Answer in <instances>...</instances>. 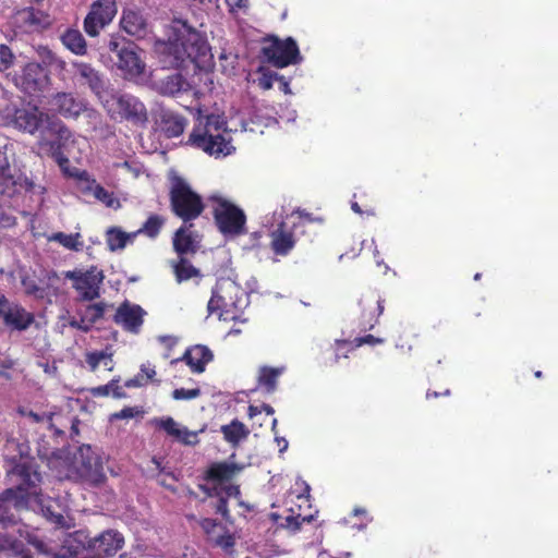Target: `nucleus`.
<instances>
[{"label": "nucleus", "instance_id": "nucleus-1", "mask_svg": "<svg viewBox=\"0 0 558 558\" xmlns=\"http://www.w3.org/2000/svg\"><path fill=\"white\" fill-rule=\"evenodd\" d=\"M154 49L163 68H185L189 63L201 68L211 59L206 37L182 19L172 21L168 39L156 40Z\"/></svg>", "mask_w": 558, "mask_h": 558}, {"label": "nucleus", "instance_id": "nucleus-2", "mask_svg": "<svg viewBox=\"0 0 558 558\" xmlns=\"http://www.w3.org/2000/svg\"><path fill=\"white\" fill-rule=\"evenodd\" d=\"M12 487L5 489L2 494V504L0 506V523L3 526L15 524L17 522L13 513H8L7 507L13 506L15 509L32 507L38 505L46 518L57 524H61L64 517L51 511V506L46 505L40 495L39 483L41 476L34 462L25 461L15 464L8 473Z\"/></svg>", "mask_w": 558, "mask_h": 558}, {"label": "nucleus", "instance_id": "nucleus-3", "mask_svg": "<svg viewBox=\"0 0 558 558\" xmlns=\"http://www.w3.org/2000/svg\"><path fill=\"white\" fill-rule=\"evenodd\" d=\"M197 124L189 136L187 144L203 150L215 158H223L234 151L229 138L226 137L227 121L222 114L202 116L197 109Z\"/></svg>", "mask_w": 558, "mask_h": 558}, {"label": "nucleus", "instance_id": "nucleus-4", "mask_svg": "<svg viewBox=\"0 0 558 558\" xmlns=\"http://www.w3.org/2000/svg\"><path fill=\"white\" fill-rule=\"evenodd\" d=\"M248 304V295L234 280L221 278L211 291L207 311L218 314L220 320L245 324L247 318L243 314Z\"/></svg>", "mask_w": 558, "mask_h": 558}, {"label": "nucleus", "instance_id": "nucleus-5", "mask_svg": "<svg viewBox=\"0 0 558 558\" xmlns=\"http://www.w3.org/2000/svg\"><path fill=\"white\" fill-rule=\"evenodd\" d=\"M60 545L46 544L36 537L29 538V543L34 545L39 558H86L85 553L89 555L88 534L84 530L65 534L60 531Z\"/></svg>", "mask_w": 558, "mask_h": 558}, {"label": "nucleus", "instance_id": "nucleus-6", "mask_svg": "<svg viewBox=\"0 0 558 558\" xmlns=\"http://www.w3.org/2000/svg\"><path fill=\"white\" fill-rule=\"evenodd\" d=\"M112 119L144 124L148 120L145 105L131 94L114 92L112 88L100 102Z\"/></svg>", "mask_w": 558, "mask_h": 558}, {"label": "nucleus", "instance_id": "nucleus-7", "mask_svg": "<svg viewBox=\"0 0 558 558\" xmlns=\"http://www.w3.org/2000/svg\"><path fill=\"white\" fill-rule=\"evenodd\" d=\"M170 203L172 211L184 223L196 219L204 209L201 196L191 189L184 179L178 175L171 179Z\"/></svg>", "mask_w": 558, "mask_h": 558}, {"label": "nucleus", "instance_id": "nucleus-8", "mask_svg": "<svg viewBox=\"0 0 558 558\" xmlns=\"http://www.w3.org/2000/svg\"><path fill=\"white\" fill-rule=\"evenodd\" d=\"M64 277L73 282L72 287L77 292L80 300L90 302L100 296L105 275L96 266L86 270H69Z\"/></svg>", "mask_w": 558, "mask_h": 558}, {"label": "nucleus", "instance_id": "nucleus-9", "mask_svg": "<svg viewBox=\"0 0 558 558\" xmlns=\"http://www.w3.org/2000/svg\"><path fill=\"white\" fill-rule=\"evenodd\" d=\"M214 217L219 231L226 236L245 232L246 217L242 209L222 198H214Z\"/></svg>", "mask_w": 558, "mask_h": 558}, {"label": "nucleus", "instance_id": "nucleus-10", "mask_svg": "<svg viewBox=\"0 0 558 558\" xmlns=\"http://www.w3.org/2000/svg\"><path fill=\"white\" fill-rule=\"evenodd\" d=\"M118 13L117 0H95L83 21L84 32L89 37H97L112 23Z\"/></svg>", "mask_w": 558, "mask_h": 558}, {"label": "nucleus", "instance_id": "nucleus-11", "mask_svg": "<svg viewBox=\"0 0 558 558\" xmlns=\"http://www.w3.org/2000/svg\"><path fill=\"white\" fill-rule=\"evenodd\" d=\"M74 468L80 480L92 486L100 485L106 478L101 458L90 446L78 449Z\"/></svg>", "mask_w": 558, "mask_h": 558}, {"label": "nucleus", "instance_id": "nucleus-12", "mask_svg": "<svg viewBox=\"0 0 558 558\" xmlns=\"http://www.w3.org/2000/svg\"><path fill=\"white\" fill-rule=\"evenodd\" d=\"M264 58L274 66L282 69L290 64H298L302 61L296 41L288 37L284 40L278 38L263 47Z\"/></svg>", "mask_w": 558, "mask_h": 558}, {"label": "nucleus", "instance_id": "nucleus-13", "mask_svg": "<svg viewBox=\"0 0 558 558\" xmlns=\"http://www.w3.org/2000/svg\"><path fill=\"white\" fill-rule=\"evenodd\" d=\"M15 86L23 93L35 96L44 92L50 83L47 70L37 62H28L13 77Z\"/></svg>", "mask_w": 558, "mask_h": 558}, {"label": "nucleus", "instance_id": "nucleus-14", "mask_svg": "<svg viewBox=\"0 0 558 558\" xmlns=\"http://www.w3.org/2000/svg\"><path fill=\"white\" fill-rule=\"evenodd\" d=\"M45 114L37 107L16 108L7 106L3 110V123L12 124L19 130L34 134L44 121Z\"/></svg>", "mask_w": 558, "mask_h": 558}, {"label": "nucleus", "instance_id": "nucleus-15", "mask_svg": "<svg viewBox=\"0 0 558 558\" xmlns=\"http://www.w3.org/2000/svg\"><path fill=\"white\" fill-rule=\"evenodd\" d=\"M72 68L74 81L80 85L87 86L101 102L111 89L107 86L102 75L92 64L86 62L73 61Z\"/></svg>", "mask_w": 558, "mask_h": 558}, {"label": "nucleus", "instance_id": "nucleus-16", "mask_svg": "<svg viewBox=\"0 0 558 558\" xmlns=\"http://www.w3.org/2000/svg\"><path fill=\"white\" fill-rule=\"evenodd\" d=\"M279 217L281 220L269 231V236L271 238L270 246L275 254L286 256L296 244L294 229L298 227V223L294 221L290 222L287 219L283 220L281 214Z\"/></svg>", "mask_w": 558, "mask_h": 558}, {"label": "nucleus", "instance_id": "nucleus-17", "mask_svg": "<svg viewBox=\"0 0 558 558\" xmlns=\"http://www.w3.org/2000/svg\"><path fill=\"white\" fill-rule=\"evenodd\" d=\"M0 319L11 329L25 330L33 324L34 316L19 304L10 303L3 294H0Z\"/></svg>", "mask_w": 558, "mask_h": 558}, {"label": "nucleus", "instance_id": "nucleus-18", "mask_svg": "<svg viewBox=\"0 0 558 558\" xmlns=\"http://www.w3.org/2000/svg\"><path fill=\"white\" fill-rule=\"evenodd\" d=\"M124 538L121 533L114 530H107L90 538L88 536L89 555L96 557L113 556L123 546Z\"/></svg>", "mask_w": 558, "mask_h": 558}, {"label": "nucleus", "instance_id": "nucleus-19", "mask_svg": "<svg viewBox=\"0 0 558 558\" xmlns=\"http://www.w3.org/2000/svg\"><path fill=\"white\" fill-rule=\"evenodd\" d=\"M118 68L125 78L134 80L144 74L146 64L136 51V47L128 44L119 50Z\"/></svg>", "mask_w": 558, "mask_h": 558}, {"label": "nucleus", "instance_id": "nucleus-20", "mask_svg": "<svg viewBox=\"0 0 558 558\" xmlns=\"http://www.w3.org/2000/svg\"><path fill=\"white\" fill-rule=\"evenodd\" d=\"M145 315L146 312L140 305L126 301L118 307L113 319L124 330L138 333Z\"/></svg>", "mask_w": 558, "mask_h": 558}, {"label": "nucleus", "instance_id": "nucleus-21", "mask_svg": "<svg viewBox=\"0 0 558 558\" xmlns=\"http://www.w3.org/2000/svg\"><path fill=\"white\" fill-rule=\"evenodd\" d=\"M106 308L107 304L104 302L80 307L76 311L78 318H71L69 325L70 327L78 329L83 332H88L93 326L104 317Z\"/></svg>", "mask_w": 558, "mask_h": 558}, {"label": "nucleus", "instance_id": "nucleus-22", "mask_svg": "<svg viewBox=\"0 0 558 558\" xmlns=\"http://www.w3.org/2000/svg\"><path fill=\"white\" fill-rule=\"evenodd\" d=\"M19 186H22V174L11 168L5 153L0 150V196H14Z\"/></svg>", "mask_w": 558, "mask_h": 558}, {"label": "nucleus", "instance_id": "nucleus-23", "mask_svg": "<svg viewBox=\"0 0 558 558\" xmlns=\"http://www.w3.org/2000/svg\"><path fill=\"white\" fill-rule=\"evenodd\" d=\"M120 26L128 35L138 39L144 38L149 33V25L144 15L133 9L123 10Z\"/></svg>", "mask_w": 558, "mask_h": 558}, {"label": "nucleus", "instance_id": "nucleus-24", "mask_svg": "<svg viewBox=\"0 0 558 558\" xmlns=\"http://www.w3.org/2000/svg\"><path fill=\"white\" fill-rule=\"evenodd\" d=\"M56 278L57 275L54 272L43 279H38L32 276H23L21 282L24 292L27 295L37 300H45L56 295V289H52L50 284V280Z\"/></svg>", "mask_w": 558, "mask_h": 558}, {"label": "nucleus", "instance_id": "nucleus-25", "mask_svg": "<svg viewBox=\"0 0 558 558\" xmlns=\"http://www.w3.org/2000/svg\"><path fill=\"white\" fill-rule=\"evenodd\" d=\"M53 105L58 112L68 119H76L82 112L87 111L86 101L71 93H58L53 98Z\"/></svg>", "mask_w": 558, "mask_h": 558}, {"label": "nucleus", "instance_id": "nucleus-26", "mask_svg": "<svg viewBox=\"0 0 558 558\" xmlns=\"http://www.w3.org/2000/svg\"><path fill=\"white\" fill-rule=\"evenodd\" d=\"M213 357V352L206 345L196 344L189 348L181 359L173 360L171 363L184 361L193 373L201 374Z\"/></svg>", "mask_w": 558, "mask_h": 558}, {"label": "nucleus", "instance_id": "nucleus-27", "mask_svg": "<svg viewBox=\"0 0 558 558\" xmlns=\"http://www.w3.org/2000/svg\"><path fill=\"white\" fill-rule=\"evenodd\" d=\"M192 225L183 223L173 236V248L179 256L194 254L199 247V236L190 230Z\"/></svg>", "mask_w": 558, "mask_h": 558}, {"label": "nucleus", "instance_id": "nucleus-28", "mask_svg": "<svg viewBox=\"0 0 558 558\" xmlns=\"http://www.w3.org/2000/svg\"><path fill=\"white\" fill-rule=\"evenodd\" d=\"M186 124V119L181 114L169 109L160 110L159 125L167 137L171 138L180 136L184 132Z\"/></svg>", "mask_w": 558, "mask_h": 558}, {"label": "nucleus", "instance_id": "nucleus-29", "mask_svg": "<svg viewBox=\"0 0 558 558\" xmlns=\"http://www.w3.org/2000/svg\"><path fill=\"white\" fill-rule=\"evenodd\" d=\"M159 94L165 96H177L191 89L190 84L179 73L168 75L157 83Z\"/></svg>", "mask_w": 558, "mask_h": 558}, {"label": "nucleus", "instance_id": "nucleus-30", "mask_svg": "<svg viewBox=\"0 0 558 558\" xmlns=\"http://www.w3.org/2000/svg\"><path fill=\"white\" fill-rule=\"evenodd\" d=\"M242 469L243 466L235 463H213L206 472V478L219 482L228 481L231 480L236 473L242 471Z\"/></svg>", "mask_w": 558, "mask_h": 558}, {"label": "nucleus", "instance_id": "nucleus-31", "mask_svg": "<svg viewBox=\"0 0 558 558\" xmlns=\"http://www.w3.org/2000/svg\"><path fill=\"white\" fill-rule=\"evenodd\" d=\"M84 191L90 193L98 202L102 203L108 208L118 209L121 206L114 193L106 190L95 180L88 182Z\"/></svg>", "mask_w": 558, "mask_h": 558}, {"label": "nucleus", "instance_id": "nucleus-32", "mask_svg": "<svg viewBox=\"0 0 558 558\" xmlns=\"http://www.w3.org/2000/svg\"><path fill=\"white\" fill-rule=\"evenodd\" d=\"M62 44L74 54L84 56L87 52V44L78 29H66L61 36Z\"/></svg>", "mask_w": 558, "mask_h": 558}, {"label": "nucleus", "instance_id": "nucleus-33", "mask_svg": "<svg viewBox=\"0 0 558 558\" xmlns=\"http://www.w3.org/2000/svg\"><path fill=\"white\" fill-rule=\"evenodd\" d=\"M135 236V232L126 233L117 227H111L106 232L107 245L111 252L124 248L129 242H133Z\"/></svg>", "mask_w": 558, "mask_h": 558}, {"label": "nucleus", "instance_id": "nucleus-34", "mask_svg": "<svg viewBox=\"0 0 558 558\" xmlns=\"http://www.w3.org/2000/svg\"><path fill=\"white\" fill-rule=\"evenodd\" d=\"M220 430L223 435L225 440L231 444L232 446H236L250 434V430L246 428V426L238 420H233L230 424L222 425Z\"/></svg>", "mask_w": 558, "mask_h": 558}, {"label": "nucleus", "instance_id": "nucleus-35", "mask_svg": "<svg viewBox=\"0 0 558 558\" xmlns=\"http://www.w3.org/2000/svg\"><path fill=\"white\" fill-rule=\"evenodd\" d=\"M286 371L284 366L269 367L263 366L259 369L258 384L265 388L266 392L271 393L277 388V379Z\"/></svg>", "mask_w": 558, "mask_h": 558}, {"label": "nucleus", "instance_id": "nucleus-36", "mask_svg": "<svg viewBox=\"0 0 558 558\" xmlns=\"http://www.w3.org/2000/svg\"><path fill=\"white\" fill-rule=\"evenodd\" d=\"M48 240L50 242H57L60 245H62L64 248L74 251V252H80L84 247V241L82 240V235L78 232L71 233V234H66L63 232H56V233H52L48 238Z\"/></svg>", "mask_w": 558, "mask_h": 558}, {"label": "nucleus", "instance_id": "nucleus-37", "mask_svg": "<svg viewBox=\"0 0 558 558\" xmlns=\"http://www.w3.org/2000/svg\"><path fill=\"white\" fill-rule=\"evenodd\" d=\"M172 268L178 282L186 281L194 277H199L201 272L185 257L179 256L178 262L172 263Z\"/></svg>", "mask_w": 558, "mask_h": 558}, {"label": "nucleus", "instance_id": "nucleus-38", "mask_svg": "<svg viewBox=\"0 0 558 558\" xmlns=\"http://www.w3.org/2000/svg\"><path fill=\"white\" fill-rule=\"evenodd\" d=\"M199 488L207 496H223L226 499L235 498L239 499L241 492L238 485H227L222 486L220 484L214 485L211 487L207 485H201Z\"/></svg>", "mask_w": 558, "mask_h": 558}, {"label": "nucleus", "instance_id": "nucleus-39", "mask_svg": "<svg viewBox=\"0 0 558 558\" xmlns=\"http://www.w3.org/2000/svg\"><path fill=\"white\" fill-rule=\"evenodd\" d=\"M26 193L31 195L35 206L40 208L45 203L46 187L41 184H37L26 177L22 175V186Z\"/></svg>", "mask_w": 558, "mask_h": 558}, {"label": "nucleus", "instance_id": "nucleus-40", "mask_svg": "<svg viewBox=\"0 0 558 558\" xmlns=\"http://www.w3.org/2000/svg\"><path fill=\"white\" fill-rule=\"evenodd\" d=\"M0 551L19 556L24 551V544L10 533H0Z\"/></svg>", "mask_w": 558, "mask_h": 558}, {"label": "nucleus", "instance_id": "nucleus-41", "mask_svg": "<svg viewBox=\"0 0 558 558\" xmlns=\"http://www.w3.org/2000/svg\"><path fill=\"white\" fill-rule=\"evenodd\" d=\"M163 223L165 219L161 216L151 215L144 222L143 227L135 231V233L136 235L143 233L151 239H155L159 234Z\"/></svg>", "mask_w": 558, "mask_h": 558}, {"label": "nucleus", "instance_id": "nucleus-42", "mask_svg": "<svg viewBox=\"0 0 558 558\" xmlns=\"http://www.w3.org/2000/svg\"><path fill=\"white\" fill-rule=\"evenodd\" d=\"M92 393L95 397H108L113 396L114 398H123L125 393L121 386H119L118 379H112L108 384L98 386L92 389Z\"/></svg>", "mask_w": 558, "mask_h": 558}, {"label": "nucleus", "instance_id": "nucleus-43", "mask_svg": "<svg viewBox=\"0 0 558 558\" xmlns=\"http://www.w3.org/2000/svg\"><path fill=\"white\" fill-rule=\"evenodd\" d=\"M112 354L108 353L107 351H94L89 352L86 355V362L92 371H95L101 363H104L105 366H108L111 364Z\"/></svg>", "mask_w": 558, "mask_h": 558}, {"label": "nucleus", "instance_id": "nucleus-44", "mask_svg": "<svg viewBox=\"0 0 558 558\" xmlns=\"http://www.w3.org/2000/svg\"><path fill=\"white\" fill-rule=\"evenodd\" d=\"M313 520H314V514H312V513L307 514V515L291 514L284 519L286 522L282 525L284 527H287L288 530H290L291 532L295 533V532L300 531L302 523L312 522Z\"/></svg>", "mask_w": 558, "mask_h": 558}, {"label": "nucleus", "instance_id": "nucleus-45", "mask_svg": "<svg viewBox=\"0 0 558 558\" xmlns=\"http://www.w3.org/2000/svg\"><path fill=\"white\" fill-rule=\"evenodd\" d=\"M258 77L255 81L257 86L264 90H268L272 87L274 81L279 77L278 73L265 70L264 68L258 69Z\"/></svg>", "mask_w": 558, "mask_h": 558}, {"label": "nucleus", "instance_id": "nucleus-46", "mask_svg": "<svg viewBox=\"0 0 558 558\" xmlns=\"http://www.w3.org/2000/svg\"><path fill=\"white\" fill-rule=\"evenodd\" d=\"M14 60H15V56L12 52V50L10 49V47H8L4 44H1L0 45V71L4 72V71L9 70L13 65Z\"/></svg>", "mask_w": 558, "mask_h": 558}, {"label": "nucleus", "instance_id": "nucleus-47", "mask_svg": "<svg viewBox=\"0 0 558 558\" xmlns=\"http://www.w3.org/2000/svg\"><path fill=\"white\" fill-rule=\"evenodd\" d=\"M213 539L215 545L222 548L226 553H230L235 545V537L229 532H225L217 537H213Z\"/></svg>", "mask_w": 558, "mask_h": 558}, {"label": "nucleus", "instance_id": "nucleus-48", "mask_svg": "<svg viewBox=\"0 0 558 558\" xmlns=\"http://www.w3.org/2000/svg\"><path fill=\"white\" fill-rule=\"evenodd\" d=\"M25 416L31 418L34 423H47L49 428H53L52 420L54 412L36 413L33 411L22 412Z\"/></svg>", "mask_w": 558, "mask_h": 558}, {"label": "nucleus", "instance_id": "nucleus-49", "mask_svg": "<svg viewBox=\"0 0 558 558\" xmlns=\"http://www.w3.org/2000/svg\"><path fill=\"white\" fill-rule=\"evenodd\" d=\"M199 388L185 389V388H177L172 391V398L174 400H193L201 396Z\"/></svg>", "mask_w": 558, "mask_h": 558}, {"label": "nucleus", "instance_id": "nucleus-50", "mask_svg": "<svg viewBox=\"0 0 558 558\" xmlns=\"http://www.w3.org/2000/svg\"><path fill=\"white\" fill-rule=\"evenodd\" d=\"M157 425L168 435L177 437L180 434L181 427L172 417L160 418L157 421Z\"/></svg>", "mask_w": 558, "mask_h": 558}, {"label": "nucleus", "instance_id": "nucleus-51", "mask_svg": "<svg viewBox=\"0 0 558 558\" xmlns=\"http://www.w3.org/2000/svg\"><path fill=\"white\" fill-rule=\"evenodd\" d=\"M210 498H215L216 501L211 502L213 508L216 513L222 515L223 519L230 520V513L228 509V499L223 496H209Z\"/></svg>", "mask_w": 558, "mask_h": 558}, {"label": "nucleus", "instance_id": "nucleus-52", "mask_svg": "<svg viewBox=\"0 0 558 558\" xmlns=\"http://www.w3.org/2000/svg\"><path fill=\"white\" fill-rule=\"evenodd\" d=\"M198 432L189 430L186 427H181L180 434L177 436L185 445H196L198 442Z\"/></svg>", "mask_w": 558, "mask_h": 558}, {"label": "nucleus", "instance_id": "nucleus-53", "mask_svg": "<svg viewBox=\"0 0 558 558\" xmlns=\"http://www.w3.org/2000/svg\"><path fill=\"white\" fill-rule=\"evenodd\" d=\"M15 222V217L0 206V228H11Z\"/></svg>", "mask_w": 558, "mask_h": 558}, {"label": "nucleus", "instance_id": "nucleus-54", "mask_svg": "<svg viewBox=\"0 0 558 558\" xmlns=\"http://www.w3.org/2000/svg\"><path fill=\"white\" fill-rule=\"evenodd\" d=\"M226 3L232 13L245 10L248 7V0H226Z\"/></svg>", "mask_w": 558, "mask_h": 558}, {"label": "nucleus", "instance_id": "nucleus-55", "mask_svg": "<svg viewBox=\"0 0 558 558\" xmlns=\"http://www.w3.org/2000/svg\"><path fill=\"white\" fill-rule=\"evenodd\" d=\"M201 526L202 529L204 530V532L210 536V537H214L213 536V533L215 531V529L218 526V523L216 520L214 519H209V518H205L201 521Z\"/></svg>", "mask_w": 558, "mask_h": 558}, {"label": "nucleus", "instance_id": "nucleus-56", "mask_svg": "<svg viewBox=\"0 0 558 558\" xmlns=\"http://www.w3.org/2000/svg\"><path fill=\"white\" fill-rule=\"evenodd\" d=\"M47 60H48L49 65H51L54 69H59V70L65 69L66 62L52 52H48Z\"/></svg>", "mask_w": 558, "mask_h": 558}, {"label": "nucleus", "instance_id": "nucleus-57", "mask_svg": "<svg viewBox=\"0 0 558 558\" xmlns=\"http://www.w3.org/2000/svg\"><path fill=\"white\" fill-rule=\"evenodd\" d=\"M355 341H356V345L360 347L363 344H371V345L380 344L384 342V339L376 338L373 335H366L364 337L356 338Z\"/></svg>", "mask_w": 558, "mask_h": 558}, {"label": "nucleus", "instance_id": "nucleus-58", "mask_svg": "<svg viewBox=\"0 0 558 558\" xmlns=\"http://www.w3.org/2000/svg\"><path fill=\"white\" fill-rule=\"evenodd\" d=\"M295 485H296V486H301V487H303V490H302V492H300V493L298 494V496H296V497H298V499H300V500H302V499H303V500H305V501H308V498H310V492H311V487H310V485H308L305 481H303L302 478H300V477L296 480Z\"/></svg>", "mask_w": 558, "mask_h": 558}, {"label": "nucleus", "instance_id": "nucleus-59", "mask_svg": "<svg viewBox=\"0 0 558 558\" xmlns=\"http://www.w3.org/2000/svg\"><path fill=\"white\" fill-rule=\"evenodd\" d=\"M140 374L143 375L144 380L147 383L149 379L155 377L156 371L154 366H151L149 363H146L142 364Z\"/></svg>", "mask_w": 558, "mask_h": 558}, {"label": "nucleus", "instance_id": "nucleus-60", "mask_svg": "<svg viewBox=\"0 0 558 558\" xmlns=\"http://www.w3.org/2000/svg\"><path fill=\"white\" fill-rule=\"evenodd\" d=\"M147 383H146V380H144L143 375L138 374L134 378L128 379L125 381L124 386L128 388H135V387H143Z\"/></svg>", "mask_w": 558, "mask_h": 558}, {"label": "nucleus", "instance_id": "nucleus-61", "mask_svg": "<svg viewBox=\"0 0 558 558\" xmlns=\"http://www.w3.org/2000/svg\"><path fill=\"white\" fill-rule=\"evenodd\" d=\"M52 128L59 134V136L61 138H68L69 137L70 131L61 122L52 123Z\"/></svg>", "mask_w": 558, "mask_h": 558}, {"label": "nucleus", "instance_id": "nucleus-62", "mask_svg": "<svg viewBox=\"0 0 558 558\" xmlns=\"http://www.w3.org/2000/svg\"><path fill=\"white\" fill-rule=\"evenodd\" d=\"M121 43L118 38L112 37L108 43V48L111 52L116 53L117 58L119 57V50H121Z\"/></svg>", "mask_w": 558, "mask_h": 558}, {"label": "nucleus", "instance_id": "nucleus-63", "mask_svg": "<svg viewBox=\"0 0 558 558\" xmlns=\"http://www.w3.org/2000/svg\"><path fill=\"white\" fill-rule=\"evenodd\" d=\"M134 416V409L132 408H124L120 412L114 414V417L117 418H131Z\"/></svg>", "mask_w": 558, "mask_h": 558}, {"label": "nucleus", "instance_id": "nucleus-64", "mask_svg": "<svg viewBox=\"0 0 558 558\" xmlns=\"http://www.w3.org/2000/svg\"><path fill=\"white\" fill-rule=\"evenodd\" d=\"M296 111L294 109L287 110L286 113L280 114L281 120H286L287 122H294L296 120Z\"/></svg>", "mask_w": 558, "mask_h": 558}]
</instances>
